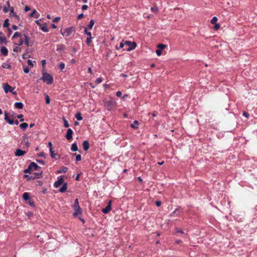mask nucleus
I'll use <instances>...</instances> for the list:
<instances>
[{
  "label": "nucleus",
  "instance_id": "nucleus-19",
  "mask_svg": "<svg viewBox=\"0 0 257 257\" xmlns=\"http://www.w3.org/2000/svg\"><path fill=\"white\" fill-rule=\"evenodd\" d=\"M68 168L66 167H63L60 169H59L58 171V173H66L68 170Z\"/></svg>",
  "mask_w": 257,
  "mask_h": 257
},
{
  "label": "nucleus",
  "instance_id": "nucleus-16",
  "mask_svg": "<svg viewBox=\"0 0 257 257\" xmlns=\"http://www.w3.org/2000/svg\"><path fill=\"white\" fill-rule=\"evenodd\" d=\"M1 52L4 56H7L8 53V50L7 48L5 46H2L1 47Z\"/></svg>",
  "mask_w": 257,
  "mask_h": 257
},
{
  "label": "nucleus",
  "instance_id": "nucleus-13",
  "mask_svg": "<svg viewBox=\"0 0 257 257\" xmlns=\"http://www.w3.org/2000/svg\"><path fill=\"white\" fill-rule=\"evenodd\" d=\"M73 134V131L71 128H68L67 131L66 138L67 140H69L72 139Z\"/></svg>",
  "mask_w": 257,
  "mask_h": 257
},
{
  "label": "nucleus",
  "instance_id": "nucleus-24",
  "mask_svg": "<svg viewBox=\"0 0 257 257\" xmlns=\"http://www.w3.org/2000/svg\"><path fill=\"white\" fill-rule=\"evenodd\" d=\"M23 198L24 200H28L30 198L29 193H27V192L24 193L23 195Z\"/></svg>",
  "mask_w": 257,
  "mask_h": 257
},
{
  "label": "nucleus",
  "instance_id": "nucleus-45",
  "mask_svg": "<svg viewBox=\"0 0 257 257\" xmlns=\"http://www.w3.org/2000/svg\"><path fill=\"white\" fill-rule=\"evenodd\" d=\"M81 160V156L80 155H77L76 156V161H80Z\"/></svg>",
  "mask_w": 257,
  "mask_h": 257
},
{
  "label": "nucleus",
  "instance_id": "nucleus-60",
  "mask_svg": "<svg viewBox=\"0 0 257 257\" xmlns=\"http://www.w3.org/2000/svg\"><path fill=\"white\" fill-rule=\"evenodd\" d=\"M83 16H84L83 14H81L78 15V19H82L83 17Z\"/></svg>",
  "mask_w": 257,
  "mask_h": 257
},
{
  "label": "nucleus",
  "instance_id": "nucleus-20",
  "mask_svg": "<svg viewBox=\"0 0 257 257\" xmlns=\"http://www.w3.org/2000/svg\"><path fill=\"white\" fill-rule=\"evenodd\" d=\"M67 189V184L66 183H65L63 185V186H62V187L59 189V191L60 192H64L66 191Z\"/></svg>",
  "mask_w": 257,
  "mask_h": 257
},
{
  "label": "nucleus",
  "instance_id": "nucleus-35",
  "mask_svg": "<svg viewBox=\"0 0 257 257\" xmlns=\"http://www.w3.org/2000/svg\"><path fill=\"white\" fill-rule=\"evenodd\" d=\"M166 47V45H164V44H160L158 45V48H159V49H160V50H162V49H164V48H165Z\"/></svg>",
  "mask_w": 257,
  "mask_h": 257
},
{
  "label": "nucleus",
  "instance_id": "nucleus-1",
  "mask_svg": "<svg viewBox=\"0 0 257 257\" xmlns=\"http://www.w3.org/2000/svg\"><path fill=\"white\" fill-rule=\"evenodd\" d=\"M42 74V77L37 80V82H38L40 80H42L44 82H46L48 84H52L53 82V78L51 75L45 72H43Z\"/></svg>",
  "mask_w": 257,
  "mask_h": 257
},
{
  "label": "nucleus",
  "instance_id": "nucleus-40",
  "mask_svg": "<svg viewBox=\"0 0 257 257\" xmlns=\"http://www.w3.org/2000/svg\"><path fill=\"white\" fill-rule=\"evenodd\" d=\"M46 103L48 104L50 102V99L48 95H45Z\"/></svg>",
  "mask_w": 257,
  "mask_h": 257
},
{
  "label": "nucleus",
  "instance_id": "nucleus-33",
  "mask_svg": "<svg viewBox=\"0 0 257 257\" xmlns=\"http://www.w3.org/2000/svg\"><path fill=\"white\" fill-rule=\"evenodd\" d=\"M7 43L6 39L5 37H0V44H5Z\"/></svg>",
  "mask_w": 257,
  "mask_h": 257
},
{
  "label": "nucleus",
  "instance_id": "nucleus-53",
  "mask_svg": "<svg viewBox=\"0 0 257 257\" xmlns=\"http://www.w3.org/2000/svg\"><path fill=\"white\" fill-rule=\"evenodd\" d=\"M122 95V93L120 91H117L116 92V95L117 96V97H120Z\"/></svg>",
  "mask_w": 257,
  "mask_h": 257
},
{
  "label": "nucleus",
  "instance_id": "nucleus-59",
  "mask_svg": "<svg viewBox=\"0 0 257 257\" xmlns=\"http://www.w3.org/2000/svg\"><path fill=\"white\" fill-rule=\"evenodd\" d=\"M243 115L246 117H248L249 116V114L246 112H243Z\"/></svg>",
  "mask_w": 257,
  "mask_h": 257
},
{
  "label": "nucleus",
  "instance_id": "nucleus-8",
  "mask_svg": "<svg viewBox=\"0 0 257 257\" xmlns=\"http://www.w3.org/2000/svg\"><path fill=\"white\" fill-rule=\"evenodd\" d=\"M111 209V201H109L107 205L102 209V211L103 213L106 214Z\"/></svg>",
  "mask_w": 257,
  "mask_h": 257
},
{
  "label": "nucleus",
  "instance_id": "nucleus-7",
  "mask_svg": "<svg viewBox=\"0 0 257 257\" xmlns=\"http://www.w3.org/2000/svg\"><path fill=\"white\" fill-rule=\"evenodd\" d=\"M41 20V19H40L39 20H37L35 21L36 23L37 24L38 26H39L40 27V29L44 32H48L49 31L48 28L46 26V24H42L40 23V21Z\"/></svg>",
  "mask_w": 257,
  "mask_h": 257
},
{
  "label": "nucleus",
  "instance_id": "nucleus-38",
  "mask_svg": "<svg viewBox=\"0 0 257 257\" xmlns=\"http://www.w3.org/2000/svg\"><path fill=\"white\" fill-rule=\"evenodd\" d=\"M217 21V18L216 17H213L211 21V23L212 24H215L216 23Z\"/></svg>",
  "mask_w": 257,
  "mask_h": 257
},
{
  "label": "nucleus",
  "instance_id": "nucleus-41",
  "mask_svg": "<svg viewBox=\"0 0 257 257\" xmlns=\"http://www.w3.org/2000/svg\"><path fill=\"white\" fill-rule=\"evenodd\" d=\"M124 47H125L124 42H122L120 43L119 47H116V49H118L119 48H123Z\"/></svg>",
  "mask_w": 257,
  "mask_h": 257
},
{
  "label": "nucleus",
  "instance_id": "nucleus-5",
  "mask_svg": "<svg viewBox=\"0 0 257 257\" xmlns=\"http://www.w3.org/2000/svg\"><path fill=\"white\" fill-rule=\"evenodd\" d=\"M3 88L6 93L11 92L13 94H16V92L14 91V88L7 83H5L3 84Z\"/></svg>",
  "mask_w": 257,
  "mask_h": 257
},
{
  "label": "nucleus",
  "instance_id": "nucleus-26",
  "mask_svg": "<svg viewBox=\"0 0 257 257\" xmlns=\"http://www.w3.org/2000/svg\"><path fill=\"white\" fill-rule=\"evenodd\" d=\"M94 24V21L93 20H91L89 22V24L88 26V28L90 30L92 29Z\"/></svg>",
  "mask_w": 257,
  "mask_h": 257
},
{
  "label": "nucleus",
  "instance_id": "nucleus-23",
  "mask_svg": "<svg viewBox=\"0 0 257 257\" xmlns=\"http://www.w3.org/2000/svg\"><path fill=\"white\" fill-rule=\"evenodd\" d=\"M2 67L3 68H5V69H11V65L10 64H8L7 63H4L3 64H2Z\"/></svg>",
  "mask_w": 257,
  "mask_h": 257
},
{
  "label": "nucleus",
  "instance_id": "nucleus-49",
  "mask_svg": "<svg viewBox=\"0 0 257 257\" xmlns=\"http://www.w3.org/2000/svg\"><path fill=\"white\" fill-rule=\"evenodd\" d=\"M37 14V11L35 10H34L32 13L30 14V16L31 17H34L35 15Z\"/></svg>",
  "mask_w": 257,
  "mask_h": 257
},
{
  "label": "nucleus",
  "instance_id": "nucleus-63",
  "mask_svg": "<svg viewBox=\"0 0 257 257\" xmlns=\"http://www.w3.org/2000/svg\"><path fill=\"white\" fill-rule=\"evenodd\" d=\"M12 29L14 30H17L18 29V27L16 25H13L12 26Z\"/></svg>",
  "mask_w": 257,
  "mask_h": 257
},
{
  "label": "nucleus",
  "instance_id": "nucleus-3",
  "mask_svg": "<svg viewBox=\"0 0 257 257\" xmlns=\"http://www.w3.org/2000/svg\"><path fill=\"white\" fill-rule=\"evenodd\" d=\"M104 106L108 110H111L116 104V102L113 99L105 101L104 102Z\"/></svg>",
  "mask_w": 257,
  "mask_h": 257
},
{
  "label": "nucleus",
  "instance_id": "nucleus-30",
  "mask_svg": "<svg viewBox=\"0 0 257 257\" xmlns=\"http://www.w3.org/2000/svg\"><path fill=\"white\" fill-rule=\"evenodd\" d=\"M151 10L153 13H154L155 14H157V12H158V9L156 6L152 7L151 9Z\"/></svg>",
  "mask_w": 257,
  "mask_h": 257
},
{
  "label": "nucleus",
  "instance_id": "nucleus-64",
  "mask_svg": "<svg viewBox=\"0 0 257 257\" xmlns=\"http://www.w3.org/2000/svg\"><path fill=\"white\" fill-rule=\"evenodd\" d=\"M23 115L22 114H19L17 115V117L19 119L23 118Z\"/></svg>",
  "mask_w": 257,
  "mask_h": 257
},
{
  "label": "nucleus",
  "instance_id": "nucleus-28",
  "mask_svg": "<svg viewBox=\"0 0 257 257\" xmlns=\"http://www.w3.org/2000/svg\"><path fill=\"white\" fill-rule=\"evenodd\" d=\"M50 152L51 153V156L52 158H55L56 156H57V154L54 153V151L52 149H50Z\"/></svg>",
  "mask_w": 257,
  "mask_h": 257
},
{
  "label": "nucleus",
  "instance_id": "nucleus-11",
  "mask_svg": "<svg viewBox=\"0 0 257 257\" xmlns=\"http://www.w3.org/2000/svg\"><path fill=\"white\" fill-rule=\"evenodd\" d=\"M29 166V169H31V170L36 171L38 170V169L39 168V166L34 162L31 163Z\"/></svg>",
  "mask_w": 257,
  "mask_h": 257
},
{
  "label": "nucleus",
  "instance_id": "nucleus-56",
  "mask_svg": "<svg viewBox=\"0 0 257 257\" xmlns=\"http://www.w3.org/2000/svg\"><path fill=\"white\" fill-rule=\"evenodd\" d=\"M3 11H4V12L5 13H8V12L9 10H8V9L7 7H4V8H3Z\"/></svg>",
  "mask_w": 257,
  "mask_h": 257
},
{
  "label": "nucleus",
  "instance_id": "nucleus-9",
  "mask_svg": "<svg viewBox=\"0 0 257 257\" xmlns=\"http://www.w3.org/2000/svg\"><path fill=\"white\" fill-rule=\"evenodd\" d=\"M24 36L25 38V43L27 46H31L33 43L30 41V38L28 36V35L24 34Z\"/></svg>",
  "mask_w": 257,
  "mask_h": 257
},
{
  "label": "nucleus",
  "instance_id": "nucleus-42",
  "mask_svg": "<svg viewBox=\"0 0 257 257\" xmlns=\"http://www.w3.org/2000/svg\"><path fill=\"white\" fill-rule=\"evenodd\" d=\"M63 120H64V126L66 127H68L69 126V124L68 121L64 118H63Z\"/></svg>",
  "mask_w": 257,
  "mask_h": 257
},
{
  "label": "nucleus",
  "instance_id": "nucleus-18",
  "mask_svg": "<svg viewBox=\"0 0 257 257\" xmlns=\"http://www.w3.org/2000/svg\"><path fill=\"white\" fill-rule=\"evenodd\" d=\"M65 46L64 44H59L57 45V51H60L64 50Z\"/></svg>",
  "mask_w": 257,
  "mask_h": 257
},
{
  "label": "nucleus",
  "instance_id": "nucleus-58",
  "mask_svg": "<svg viewBox=\"0 0 257 257\" xmlns=\"http://www.w3.org/2000/svg\"><path fill=\"white\" fill-rule=\"evenodd\" d=\"M60 19V17H56L53 20L54 22H57Z\"/></svg>",
  "mask_w": 257,
  "mask_h": 257
},
{
  "label": "nucleus",
  "instance_id": "nucleus-39",
  "mask_svg": "<svg viewBox=\"0 0 257 257\" xmlns=\"http://www.w3.org/2000/svg\"><path fill=\"white\" fill-rule=\"evenodd\" d=\"M10 11L11 14H13L14 16H16V14L14 13V9L13 7H10Z\"/></svg>",
  "mask_w": 257,
  "mask_h": 257
},
{
  "label": "nucleus",
  "instance_id": "nucleus-43",
  "mask_svg": "<svg viewBox=\"0 0 257 257\" xmlns=\"http://www.w3.org/2000/svg\"><path fill=\"white\" fill-rule=\"evenodd\" d=\"M84 33L88 35L89 37L91 36V32H88L86 28L84 29Z\"/></svg>",
  "mask_w": 257,
  "mask_h": 257
},
{
  "label": "nucleus",
  "instance_id": "nucleus-17",
  "mask_svg": "<svg viewBox=\"0 0 257 257\" xmlns=\"http://www.w3.org/2000/svg\"><path fill=\"white\" fill-rule=\"evenodd\" d=\"M14 106L18 109H22L24 107V105L21 102H15Z\"/></svg>",
  "mask_w": 257,
  "mask_h": 257
},
{
  "label": "nucleus",
  "instance_id": "nucleus-37",
  "mask_svg": "<svg viewBox=\"0 0 257 257\" xmlns=\"http://www.w3.org/2000/svg\"><path fill=\"white\" fill-rule=\"evenodd\" d=\"M13 51L16 52H21V48L19 47V46H16L15 48H14Z\"/></svg>",
  "mask_w": 257,
  "mask_h": 257
},
{
  "label": "nucleus",
  "instance_id": "nucleus-15",
  "mask_svg": "<svg viewBox=\"0 0 257 257\" xmlns=\"http://www.w3.org/2000/svg\"><path fill=\"white\" fill-rule=\"evenodd\" d=\"M83 148L84 151H87L89 148V144L87 141H84L83 143Z\"/></svg>",
  "mask_w": 257,
  "mask_h": 257
},
{
  "label": "nucleus",
  "instance_id": "nucleus-57",
  "mask_svg": "<svg viewBox=\"0 0 257 257\" xmlns=\"http://www.w3.org/2000/svg\"><path fill=\"white\" fill-rule=\"evenodd\" d=\"M156 205L157 206H160L161 205V202L160 201H157L156 202Z\"/></svg>",
  "mask_w": 257,
  "mask_h": 257
},
{
  "label": "nucleus",
  "instance_id": "nucleus-47",
  "mask_svg": "<svg viewBox=\"0 0 257 257\" xmlns=\"http://www.w3.org/2000/svg\"><path fill=\"white\" fill-rule=\"evenodd\" d=\"M23 40L22 39H20L19 41V42L17 44H15L16 45H18V46L22 45L23 43Z\"/></svg>",
  "mask_w": 257,
  "mask_h": 257
},
{
  "label": "nucleus",
  "instance_id": "nucleus-62",
  "mask_svg": "<svg viewBox=\"0 0 257 257\" xmlns=\"http://www.w3.org/2000/svg\"><path fill=\"white\" fill-rule=\"evenodd\" d=\"M48 146H49V150L51 149H52V144L51 142H49Z\"/></svg>",
  "mask_w": 257,
  "mask_h": 257
},
{
  "label": "nucleus",
  "instance_id": "nucleus-10",
  "mask_svg": "<svg viewBox=\"0 0 257 257\" xmlns=\"http://www.w3.org/2000/svg\"><path fill=\"white\" fill-rule=\"evenodd\" d=\"M73 209L74 210V212L73 213L74 216L76 217L82 214V209L80 207L73 208Z\"/></svg>",
  "mask_w": 257,
  "mask_h": 257
},
{
  "label": "nucleus",
  "instance_id": "nucleus-52",
  "mask_svg": "<svg viewBox=\"0 0 257 257\" xmlns=\"http://www.w3.org/2000/svg\"><path fill=\"white\" fill-rule=\"evenodd\" d=\"M29 69L28 67H25L24 68V71L25 73H28L29 72Z\"/></svg>",
  "mask_w": 257,
  "mask_h": 257
},
{
  "label": "nucleus",
  "instance_id": "nucleus-25",
  "mask_svg": "<svg viewBox=\"0 0 257 257\" xmlns=\"http://www.w3.org/2000/svg\"><path fill=\"white\" fill-rule=\"evenodd\" d=\"M75 117L77 118L78 120H81L82 119V117L81 116V114L80 112H78L75 114Z\"/></svg>",
  "mask_w": 257,
  "mask_h": 257
},
{
  "label": "nucleus",
  "instance_id": "nucleus-55",
  "mask_svg": "<svg viewBox=\"0 0 257 257\" xmlns=\"http://www.w3.org/2000/svg\"><path fill=\"white\" fill-rule=\"evenodd\" d=\"M30 171H31V169H29V166L28 167V168L26 169L25 171H24V172L25 173H30Z\"/></svg>",
  "mask_w": 257,
  "mask_h": 257
},
{
  "label": "nucleus",
  "instance_id": "nucleus-44",
  "mask_svg": "<svg viewBox=\"0 0 257 257\" xmlns=\"http://www.w3.org/2000/svg\"><path fill=\"white\" fill-rule=\"evenodd\" d=\"M59 68L61 69V70H63L65 68V64L63 63H61L59 65Z\"/></svg>",
  "mask_w": 257,
  "mask_h": 257
},
{
  "label": "nucleus",
  "instance_id": "nucleus-51",
  "mask_svg": "<svg viewBox=\"0 0 257 257\" xmlns=\"http://www.w3.org/2000/svg\"><path fill=\"white\" fill-rule=\"evenodd\" d=\"M37 162L40 164L44 165L45 162L42 160H37Z\"/></svg>",
  "mask_w": 257,
  "mask_h": 257
},
{
  "label": "nucleus",
  "instance_id": "nucleus-34",
  "mask_svg": "<svg viewBox=\"0 0 257 257\" xmlns=\"http://www.w3.org/2000/svg\"><path fill=\"white\" fill-rule=\"evenodd\" d=\"M92 38L91 37V36L88 37L87 38L86 40V43L87 45L89 46L90 45V43H91Z\"/></svg>",
  "mask_w": 257,
  "mask_h": 257
},
{
  "label": "nucleus",
  "instance_id": "nucleus-32",
  "mask_svg": "<svg viewBox=\"0 0 257 257\" xmlns=\"http://www.w3.org/2000/svg\"><path fill=\"white\" fill-rule=\"evenodd\" d=\"M9 25H10V23H9V20L8 19L5 20L4 25H3L4 27L7 28L9 26Z\"/></svg>",
  "mask_w": 257,
  "mask_h": 257
},
{
  "label": "nucleus",
  "instance_id": "nucleus-31",
  "mask_svg": "<svg viewBox=\"0 0 257 257\" xmlns=\"http://www.w3.org/2000/svg\"><path fill=\"white\" fill-rule=\"evenodd\" d=\"M21 36H22V34L21 33L16 32L14 33V34L13 36V38H15L17 37H21Z\"/></svg>",
  "mask_w": 257,
  "mask_h": 257
},
{
  "label": "nucleus",
  "instance_id": "nucleus-48",
  "mask_svg": "<svg viewBox=\"0 0 257 257\" xmlns=\"http://www.w3.org/2000/svg\"><path fill=\"white\" fill-rule=\"evenodd\" d=\"M102 81V78H101V77H99V78H97V79L96 80V82L97 84L100 83Z\"/></svg>",
  "mask_w": 257,
  "mask_h": 257
},
{
  "label": "nucleus",
  "instance_id": "nucleus-54",
  "mask_svg": "<svg viewBox=\"0 0 257 257\" xmlns=\"http://www.w3.org/2000/svg\"><path fill=\"white\" fill-rule=\"evenodd\" d=\"M87 8H88V6L87 5H84L82 6V10L83 11L87 10Z\"/></svg>",
  "mask_w": 257,
  "mask_h": 257
},
{
  "label": "nucleus",
  "instance_id": "nucleus-61",
  "mask_svg": "<svg viewBox=\"0 0 257 257\" xmlns=\"http://www.w3.org/2000/svg\"><path fill=\"white\" fill-rule=\"evenodd\" d=\"M30 10V8L29 7H28V6H26L25 7V12H28V11H29Z\"/></svg>",
  "mask_w": 257,
  "mask_h": 257
},
{
  "label": "nucleus",
  "instance_id": "nucleus-50",
  "mask_svg": "<svg viewBox=\"0 0 257 257\" xmlns=\"http://www.w3.org/2000/svg\"><path fill=\"white\" fill-rule=\"evenodd\" d=\"M220 28V25L218 23L215 24L214 29L218 30Z\"/></svg>",
  "mask_w": 257,
  "mask_h": 257
},
{
  "label": "nucleus",
  "instance_id": "nucleus-14",
  "mask_svg": "<svg viewBox=\"0 0 257 257\" xmlns=\"http://www.w3.org/2000/svg\"><path fill=\"white\" fill-rule=\"evenodd\" d=\"M26 153V151H23L20 149H18L16 150V151L15 152V155L16 156H22L24 154H25Z\"/></svg>",
  "mask_w": 257,
  "mask_h": 257
},
{
  "label": "nucleus",
  "instance_id": "nucleus-27",
  "mask_svg": "<svg viewBox=\"0 0 257 257\" xmlns=\"http://www.w3.org/2000/svg\"><path fill=\"white\" fill-rule=\"evenodd\" d=\"M28 126V125L27 123H21L20 125V127L21 128L23 129V130H25L26 128H27Z\"/></svg>",
  "mask_w": 257,
  "mask_h": 257
},
{
  "label": "nucleus",
  "instance_id": "nucleus-2",
  "mask_svg": "<svg viewBox=\"0 0 257 257\" xmlns=\"http://www.w3.org/2000/svg\"><path fill=\"white\" fill-rule=\"evenodd\" d=\"M124 44L125 45V48H124V50H126L127 51H131L136 48L137 47V44L135 42H131L129 41H124Z\"/></svg>",
  "mask_w": 257,
  "mask_h": 257
},
{
  "label": "nucleus",
  "instance_id": "nucleus-22",
  "mask_svg": "<svg viewBox=\"0 0 257 257\" xmlns=\"http://www.w3.org/2000/svg\"><path fill=\"white\" fill-rule=\"evenodd\" d=\"M138 121L137 120H135L133 123L131 124V127L136 129L138 128Z\"/></svg>",
  "mask_w": 257,
  "mask_h": 257
},
{
  "label": "nucleus",
  "instance_id": "nucleus-21",
  "mask_svg": "<svg viewBox=\"0 0 257 257\" xmlns=\"http://www.w3.org/2000/svg\"><path fill=\"white\" fill-rule=\"evenodd\" d=\"M71 150L73 152H75L78 150V147L76 143H73L71 147Z\"/></svg>",
  "mask_w": 257,
  "mask_h": 257
},
{
  "label": "nucleus",
  "instance_id": "nucleus-46",
  "mask_svg": "<svg viewBox=\"0 0 257 257\" xmlns=\"http://www.w3.org/2000/svg\"><path fill=\"white\" fill-rule=\"evenodd\" d=\"M156 53L158 56H160L162 54V50L160 49H157L156 51Z\"/></svg>",
  "mask_w": 257,
  "mask_h": 257
},
{
  "label": "nucleus",
  "instance_id": "nucleus-4",
  "mask_svg": "<svg viewBox=\"0 0 257 257\" xmlns=\"http://www.w3.org/2000/svg\"><path fill=\"white\" fill-rule=\"evenodd\" d=\"M74 28L73 27H69L66 28L63 31H61V34L65 37L69 36L71 33L74 31Z\"/></svg>",
  "mask_w": 257,
  "mask_h": 257
},
{
  "label": "nucleus",
  "instance_id": "nucleus-6",
  "mask_svg": "<svg viewBox=\"0 0 257 257\" xmlns=\"http://www.w3.org/2000/svg\"><path fill=\"white\" fill-rule=\"evenodd\" d=\"M5 120L10 124H15L16 125L19 124V121L18 120H16L15 121H14L12 120H11L8 116V113L7 111H5Z\"/></svg>",
  "mask_w": 257,
  "mask_h": 257
},
{
  "label": "nucleus",
  "instance_id": "nucleus-29",
  "mask_svg": "<svg viewBox=\"0 0 257 257\" xmlns=\"http://www.w3.org/2000/svg\"><path fill=\"white\" fill-rule=\"evenodd\" d=\"M79 207L80 206L79 205L78 200V199H76L73 205V208H77Z\"/></svg>",
  "mask_w": 257,
  "mask_h": 257
},
{
  "label": "nucleus",
  "instance_id": "nucleus-36",
  "mask_svg": "<svg viewBox=\"0 0 257 257\" xmlns=\"http://www.w3.org/2000/svg\"><path fill=\"white\" fill-rule=\"evenodd\" d=\"M35 61H33L31 60H28V64L29 66H30L31 67H33L34 66V63H35Z\"/></svg>",
  "mask_w": 257,
  "mask_h": 257
},
{
  "label": "nucleus",
  "instance_id": "nucleus-12",
  "mask_svg": "<svg viewBox=\"0 0 257 257\" xmlns=\"http://www.w3.org/2000/svg\"><path fill=\"white\" fill-rule=\"evenodd\" d=\"M63 183V178L62 177H60L57 181H56L54 184V186L55 188H58L61 185H62Z\"/></svg>",
  "mask_w": 257,
  "mask_h": 257
}]
</instances>
